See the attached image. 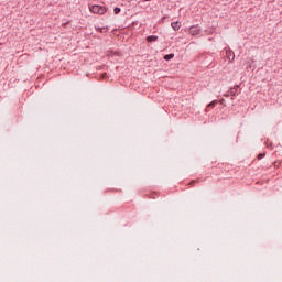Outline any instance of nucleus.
<instances>
[{"label": "nucleus", "instance_id": "obj_1", "mask_svg": "<svg viewBox=\"0 0 282 282\" xmlns=\"http://www.w3.org/2000/svg\"><path fill=\"white\" fill-rule=\"evenodd\" d=\"M89 10L93 12V14H105V12H107V8L98 4L89 7Z\"/></svg>", "mask_w": 282, "mask_h": 282}, {"label": "nucleus", "instance_id": "obj_2", "mask_svg": "<svg viewBox=\"0 0 282 282\" xmlns=\"http://www.w3.org/2000/svg\"><path fill=\"white\" fill-rule=\"evenodd\" d=\"M237 89H239V85H236L234 88L229 89L224 96H226V98H228V96L234 98V96H237Z\"/></svg>", "mask_w": 282, "mask_h": 282}, {"label": "nucleus", "instance_id": "obj_3", "mask_svg": "<svg viewBox=\"0 0 282 282\" xmlns=\"http://www.w3.org/2000/svg\"><path fill=\"white\" fill-rule=\"evenodd\" d=\"M158 35H149L148 37H147V42L148 43H155V41H158Z\"/></svg>", "mask_w": 282, "mask_h": 282}, {"label": "nucleus", "instance_id": "obj_4", "mask_svg": "<svg viewBox=\"0 0 282 282\" xmlns=\"http://www.w3.org/2000/svg\"><path fill=\"white\" fill-rule=\"evenodd\" d=\"M171 28L173 29L174 32H177V30H180L181 28L180 22H172Z\"/></svg>", "mask_w": 282, "mask_h": 282}, {"label": "nucleus", "instance_id": "obj_5", "mask_svg": "<svg viewBox=\"0 0 282 282\" xmlns=\"http://www.w3.org/2000/svg\"><path fill=\"white\" fill-rule=\"evenodd\" d=\"M172 58H175V54L171 53V54L164 55V61H171Z\"/></svg>", "mask_w": 282, "mask_h": 282}, {"label": "nucleus", "instance_id": "obj_6", "mask_svg": "<svg viewBox=\"0 0 282 282\" xmlns=\"http://www.w3.org/2000/svg\"><path fill=\"white\" fill-rule=\"evenodd\" d=\"M227 56H228L229 61H235V53L229 52V53H227Z\"/></svg>", "mask_w": 282, "mask_h": 282}, {"label": "nucleus", "instance_id": "obj_7", "mask_svg": "<svg viewBox=\"0 0 282 282\" xmlns=\"http://www.w3.org/2000/svg\"><path fill=\"white\" fill-rule=\"evenodd\" d=\"M95 30H97V32H100L101 34L105 32V30H107L105 26L100 28V26H95Z\"/></svg>", "mask_w": 282, "mask_h": 282}, {"label": "nucleus", "instance_id": "obj_8", "mask_svg": "<svg viewBox=\"0 0 282 282\" xmlns=\"http://www.w3.org/2000/svg\"><path fill=\"white\" fill-rule=\"evenodd\" d=\"M217 105V101H212L210 104H208L207 109H210L213 107H215Z\"/></svg>", "mask_w": 282, "mask_h": 282}, {"label": "nucleus", "instance_id": "obj_9", "mask_svg": "<svg viewBox=\"0 0 282 282\" xmlns=\"http://www.w3.org/2000/svg\"><path fill=\"white\" fill-rule=\"evenodd\" d=\"M113 12H115V14H120L121 9H120L119 7H116V8L113 9Z\"/></svg>", "mask_w": 282, "mask_h": 282}, {"label": "nucleus", "instance_id": "obj_10", "mask_svg": "<svg viewBox=\"0 0 282 282\" xmlns=\"http://www.w3.org/2000/svg\"><path fill=\"white\" fill-rule=\"evenodd\" d=\"M263 158H265V153L258 154V160H263Z\"/></svg>", "mask_w": 282, "mask_h": 282}, {"label": "nucleus", "instance_id": "obj_11", "mask_svg": "<svg viewBox=\"0 0 282 282\" xmlns=\"http://www.w3.org/2000/svg\"><path fill=\"white\" fill-rule=\"evenodd\" d=\"M191 33H192V34H197V32L195 31V26H192V28H191Z\"/></svg>", "mask_w": 282, "mask_h": 282}, {"label": "nucleus", "instance_id": "obj_12", "mask_svg": "<svg viewBox=\"0 0 282 282\" xmlns=\"http://www.w3.org/2000/svg\"><path fill=\"white\" fill-rule=\"evenodd\" d=\"M143 1H151V0H143Z\"/></svg>", "mask_w": 282, "mask_h": 282}]
</instances>
